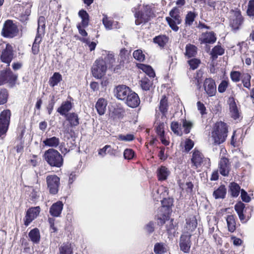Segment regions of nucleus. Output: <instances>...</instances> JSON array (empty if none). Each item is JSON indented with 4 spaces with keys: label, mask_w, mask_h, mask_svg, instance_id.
I'll return each instance as SVG.
<instances>
[{
    "label": "nucleus",
    "mask_w": 254,
    "mask_h": 254,
    "mask_svg": "<svg viewBox=\"0 0 254 254\" xmlns=\"http://www.w3.org/2000/svg\"><path fill=\"white\" fill-rule=\"evenodd\" d=\"M141 4L132 9L135 18V24L137 25L148 22L153 15L152 5L143 4L140 8Z\"/></svg>",
    "instance_id": "1"
},
{
    "label": "nucleus",
    "mask_w": 254,
    "mask_h": 254,
    "mask_svg": "<svg viewBox=\"0 0 254 254\" xmlns=\"http://www.w3.org/2000/svg\"><path fill=\"white\" fill-rule=\"evenodd\" d=\"M228 127L222 122H217L212 132V138L215 145L220 144L225 141L227 136Z\"/></svg>",
    "instance_id": "2"
},
{
    "label": "nucleus",
    "mask_w": 254,
    "mask_h": 254,
    "mask_svg": "<svg viewBox=\"0 0 254 254\" xmlns=\"http://www.w3.org/2000/svg\"><path fill=\"white\" fill-rule=\"evenodd\" d=\"M44 158L47 162L52 167H61L63 164V158L61 154L56 149H49L44 153Z\"/></svg>",
    "instance_id": "3"
},
{
    "label": "nucleus",
    "mask_w": 254,
    "mask_h": 254,
    "mask_svg": "<svg viewBox=\"0 0 254 254\" xmlns=\"http://www.w3.org/2000/svg\"><path fill=\"white\" fill-rule=\"evenodd\" d=\"M107 67L106 61H104L103 59H98L96 60L92 67L93 76L96 78H101L106 74Z\"/></svg>",
    "instance_id": "4"
},
{
    "label": "nucleus",
    "mask_w": 254,
    "mask_h": 254,
    "mask_svg": "<svg viewBox=\"0 0 254 254\" xmlns=\"http://www.w3.org/2000/svg\"><path fill=\"white\" fill-rule=\"evenodd\" d=\"M243 21L244 19L240 10H231L229 25L233 31L236 32L239 30Z\"/></svg>",
    "instance_id": "5"
},
{
    "label": "nucleus",
    "mask_w": 254,
    "mask_h": 254,
    "mask_svg": "<svg viewBox=\"0 0 254 254\" xmlns=\"http://www.w3.org/2000/svg\"><path fill=\"white\" fill-rule=\"evenodd\" d=\"M11 112L9 110H3L0 114V137L4 138L10 123Z\"/></svg>",
    "instance_id": "6"
},
{
    "label": "nucleus",
    "mask_w": 254,
    "mask_h": 254,
    "mask_svg": "<svg viewBox=\"0 0 254 254\" xmlns=\"http://www.w3.org/2000/svg\"><path fill=\"white\" fill-rule=\"evenodd\" d=\"M179 13V9L174 8L170 12L171 17H166V20L170 27L175 31H177L179 30V27L177 25L180 24L182 22Z\"/></svg>",
    "instance_id": "7"
},
{
    "label": "nucleus",
    "mask_w": 254,
    "mask_h": 254,
    "mask_svg": "<svg viewBox=\"0 0 254 254\" xmlns=\"http://www.w3.org/2000/svg\"><path fill=\"white\" fill-rule=\"evenodd\" d=\"M18 32V29L16 24L11 20H6L1 31V35L4 37L12 38L15 36Z\"/></svg>",
    "instance_id": "8"
},
{
    "label": "nucleus",
    "mask_w": 254,
    "mask_h": 254,
    "mask_svg": "<svg viewBox=\"0 0 254 254\" xmlns=\"http://www.w3.org/2000/svg\"><path fill=\"white\" fill-rule=\"evenodd\" d=\"M46 182L50 193L52 194H57L60 185V178L56 175H48L46 178Z\"/></svg>",
    "instance_id": "9"
},
{
    "label": "nucleus",
    "mask_w": 254,
    "mask_h": 254,
    "mask_svg": "<svg viewBox=\"0 0 254 254\" xmlns=\"http://www.w3.org/2000/svg\"><path fill=\"white\" fill-rule=\"evenodd\" d=\"M197 225V220L194 216H191L187 218L186 224L183 230V234L191 236L194 234V232L195 231Z\"/></svg>",
    "instance_id": "10"
},
{
    "label": "nucleus",
    "mask_w": 254,
    "mask_h": 254,
    "mask_svg": "<svg viewBox=\"0 0 254 254\" xmlns=\"http://www.w3.org/2000/svg\"><path fill=\"white\" fill-rule=\"evenodd\" d=\"M17 78V76L13 73L9 68L2 71L0 75V85L7 83L12 86L14 84Z\"/></svg>",
    "instance_id": "11"
},
{
    "label": "nucleus",
    "mask_w": 254,
    "mask_h": 254,
    "mask_svg": "<svg viewBox=\"0 0 254 254\" xmlns=\"http://www.w3.org/2000/svg\"><path fill=\"white\" fill-rule=\"evenodd\" d=\"M231 169V164L228 159L222 157L218 163V168L220 174L223 176H228Z\"/></svg>",
    "instance_id": "12"
},
{
    "label": "nucleus",
    "mask_w": 254,
    "mask_h": 254,
    "mask_svg": "<svg viewBox=\"0 0 254 254\" xmlns=\"http://www.w3.org/2000/svg\"><path fill=\"white\" fill-rule=\"evenodd\" d=\"M203 87L208 96L212 97L215 95L216 93V85L214 80L212 78H208L205 79Z\"/></svg>",
    "instance_id": "13"
},
{
    "label": "nucleus",
    "mask_w": 254,
    "mask_h": 254,
    "mask_svg": "<svg viewBox=\"0 0 254 254\" xmlns=\"http://www.w3.org/2000/svg\"><path fill=\"white\" fill-rule=\"evenodd\" d=\"M13 58V54L12 47L10 45L7 44L5 48L1 53L0 59L3 63L7 64V65L9 66Z\"/></svg>",
    "instance_id": "14"
},
{
    "label": "nucleus",
    "mask_w": 254,
    "mask_h": 254,
    "mask_svg": "<svg viewBox=\"0 0 254 254\" xmlns=\"http://www.w3.org/2000/svg\"><path fill=\"white\" fill-rule=\"evenodd\" d=\"M40 208L39 206L31 207L28 209L24 220L25 226H28L30 223L39 214Z\"/></svg>",
    "instance_id": "15"
},
{
    "label": "nucleus",
    "mask_w": 254,
    "mask_h": 254,
    "mask_svg": "<svg viewBox=\"0 0 254 254\" xmlns=\"http://www.w3.org/2000/svg\"><path fill=\"white\" fill-rule=\"evenodd\" d=\"M130 88L124 85H120L115 89V95L116 97L121 100H125L131 92Z\"/></svg>",
    "instance_id": "16"
},
{
    "label": "nucleus",
    "mask_w": 254,
    "mask_h": 254,
    "mask_svg": "<svg viewBox=\"0 0 254 254\" xmlns=\"http://www.w3.org/2000/svg\"><path fill=\"white\" fill-rule=\"evenodd\" d=\"M191 236L182 234L180 237V247L181 251L185 253H189L191 246Z\"/></svg>",
    "instance_id": "17"
},
{
    "label": "nucleus",
    "mask_w": 254,
    "mask_h": 254,
    "mask_svg": "<svg viewBox=\"0 0 254 254\" xmlns=\"http://www.w3.org/2000/svg\"><path fill=\"white\" fill-rule=\"evenodd\" d=\"M124 101L128 107L132 108L137 107L140 103L138 95L132 91Z\"/></svg>",
    "instance_id": "18"
},
{
    "label": "nucleus",
    "mask_w": 254,
    "mask_h": 254,
    "mask_svg": "<svg viewBox=\"0 0 254 254\" xmlns=\"http://www.w3.org/2000/svg\"><path fill=\"white\" fill-rule=\"evenodd\" d=\"M205 160L203 155L199 150L195 149L193 151L191 162L195 168L200 167Z\"/></svg>",
    "instance_id": "19"
},
{
    "label": "nucleus",
    "mask_w": 254,
    "mask_h": 254,
    "mask_svg": "<svg viewBox=\"0 0 254 254\" xmlns=\"http://www.w3.org/2000/svg\"><path fill=\"white\" fill-rule=\"evenodd\" d=\"M199 40L201 44H213L216 41V37L213 32H207L202 33Z\"/></svg>",
    "instance_id": "20"
},
{
    "label": "nucleus",
    "mask_w": 254,
    "mask_h": 254,
    "mask_svg": "<svg viewBox=\"0 0 254 254\" xmlns=\"http://www.w3.org/2000/svg\"><path fill=\"white\" fill-rule=\"evenodd\" d=\"M230 115L234 119L236 120L239 118L240 113L236 103L233 98H229L228 100Z\"/></svg>",
    "instance_id": "21"
},
{
    "label": "nucleus",
    "mask_w": 254,
    "mask_h": 254,
    "mask_svg": "<svg viewBox=\"0 0 254 254\" xmlns=\"http://www.w3.org/2000/svg\"><path fill=\"white\" fill-rule=\"evenodd\" d=\"M72 108V103L69 100H66L62 102L60 107L57 109V112L62 116H66L68 112Z\"/></svg>",
    "instance_id": "22"
},
{
    "label": "nucleus",
    "mask_w": 254,
    "mask_h": 254,
    "mask_svg": "<svg viewBox=\"0 0 254 254\" xmlns=\"http://www.w3.org/2000/svg\"><path fill=\"white\" fill-rule=\"evenodd\" d=\"M168 107L167 99L165 96H163L160 101L158 107L159 111L162 115L161 117L162 121H164L166 117Z\"/></svg>",
    "instance_id": "23"
},
{
    "label": "nucleus",
    "mask_w": 254,
    "mask_h": 254,
    "mask_svg": "<svg viewBox=\"0 0 254 254\" xmlns=\"http://www.w3.org/2000/svg\"><path fill=\"white\" fill-rule=\"evenodd\" d=\"M63 203L60 201L54 203L50 209L51 215L55 217L59 216L63 209Z\"/></svg>",
    "instance_id": "24"
},
{
    "label": "nucleus",
    "mask_w": 254,
    "mask_h": 254,
    "mask_svg": "<svg viewBox=\"0 0 254 254\" xmlns=\"http://www.w3.org/2000/svg\"><path fill=\"white\" fill-rule=\"evenodd\" d=\"M107 105V102L104 98H101L98 100L95 108L100 115H103L105 114Z\"/></svg>",
    "instance_id": "25"
},
{
    "label": "nucleus",
    "mask_w": 254,
    "mask_h": 254,
    "mask_svg": "<svg viewBox=\"0 0 254 254\" xmlns=\"http://www.w3.org/2000/svg\"><path fill=\"white\" fill-rule=\"evenodd\" d=\"M169 248L164 243H157L154 247V252L155 254H164L168 251Z\"/></svg>",
    "instance_id": "26"
},
{
    "label": "nucleus",
    "mask_w": 254,
    "mask_h": 254,
    "mask_svg": "<svg viewBox=\"0 0 254 254\" xmlns=\"http://www.w3.org/2000/svg\"><path fill=\"white\" fill-rule=\"evenodd\" d=\"M157 177L159 181H164L167 179L170 171L165 166H161L157 170Z\"/></svg>",
    "instance_id": "27"
},
{
    "label": "nucleus",
    "mask_w": 254,
    "mask_h": 254,
    "mask_svg": "<svg viewBox=\"0 0 254 254\" xmlns=\"http://www.w3.org/2000/svg\"><path fill=\"white\" fill-rule=\"evenodd\" d=\"M141 89L144 91H149L153 86V81L148 77L142 78L139 82Z\"/></svg>",
    "instance_id": "28"
},
{
    "label": "nucleus",
    "mask_w": 254,
    "mask_h": 254,
    "mask_svg": "<svg viewBox=\"0 0 254 254\" xmlns=\"http://www.w3.org/2000/svg\"><path fill=\"white\" fill-rule=\"evenodd\" d=\"M65 117L66 120L68 121L71 127H76L79 125V118L77 114L70 113L67 115Z\"/></svg>",
    "instance_id": "29"
},
{
    "label": "nucleus",
    "mask_w": 254,
    "mask_h": 254,
    "mask_svg": "<svg viewBox=\"0 0 254 254\" xmlns=\"http://www.w3.org/2000/svg\"><path fill=\"white\" fill-rule=\"evenodd\" d=\"M197 47L190 44H187L186 46L185 56L188 58L195 57L197 53Z\"/></svg>",
    "instance_id": "30"
},
{
    "label": "nucleus",
    "mask_w": 254,
    "mask_h": 254,
    "mask_svg": "<svg viewBox=\"0 0 254 254\" xmlns=\"http://www.w3.org/2000/svg\"><path fill=\"white\" fill-rule=\"evenodd\" d=\"M226 192L227 190L225 186H221L213 191V196L215 199H223L225 197Z\"/></svg>",
    "instance_id": "31"
},
{
    "label": "nucleus",
    "mask_w": 254,
    "mask_h": 254,
    "mask_svg": "<svg viewBox=\"0 0 254 254\" xmlns=\"http://www.w3.org/2000/svg\"><path fill=\"white\" fill-rule=\"evenodd\" d=\"M45 146L51 147H57L60 143V139L56 136L48 138L43 141Z\"/></svg>",
    "instance_id": "32"
},
{
    "label": "nucleus",
    "mask_w": 254,
    "mask_h": 254,
    "mask_svg": "<svg viewBox=\"0 0 254 254\" xmlns=\"http://www.w3.org/2000/svg\"><path fill=\"white\" fill-rule=\"evenodd\" d=\"M79 16L82 19V21L79 24L82 25L83 28L86 27L89 23V15L84 10H81L78 12Z\"/></svg>",
    "instance_id": "33"
},
{
    "label": "nucleus",
    "mask_w": 254,
    "mask_h": 254,
    "mask_svg": "<svg viewBox=\"0 0 254 254\" xmlns=\"http://www.w3.org/2000/svg\"><path fill=\"white\" fill-rule=\"evenodd\" d=\"M42 40V37L38 33L35 37L34 42L32 47V52L34 55H37L39 52L40 44Z\"/></svg>",
    "instance_id": "34"
},
{
    "label": "nucleus",
    "mask_w": 254,
    "mask_h": 254,
    "mask_svg": "<svg viewBox=\"0 0 254 254\" xmlns=\"http://www.w3.org/2000/svg\"><path fill=\"white\" fill-rule=\"evenodd\" d=\"M226 221L229 231L233 232L236 230V222L234 216L232 215L227 216Z\"/></svg>",
    "instance_id": "35"
},
{
    "label": "nucleus",
    "mask_w": 254,
    "mask_h": 254,
    "mask_svg": "<svg viewBox=\"0 0 254 254\" xmlns=\"http://www.w3.org/2000/svg\"><path fill=\"white\" fill-rule=\"evenodd\" d=\"M62 80V77L59 72H55L53 76L50 77L49 84L52 87H54L58 84Z\"/></svg>",
    "instance_id": "36"
},
{
    "label": "nucleus",
    "mask_w": 254,
    "mask_h": 254,
    "mask_svg": "<svg viewBox=\"0 0 254 254\" xmlns=\"http://www.w3.org/2000/svg\"><path fill=\"white\" fill-rule=\"evenodd\" d=\"M29 237L33 242L38 243L40 239V235L39 230L37 228L31 230L29 233Z\"/></svg>",
    "instance_id": "37"
},
{
    "label": "nucleus",
    "mask_w": 254,
    "mask_h": 254,
    "mask_svg": "<svg viewBox=\"0 0 254 254\" xmlns=\"http://www.w3.org/2000/svg\"><path fill=\"white\" fill-rule=\"evenodd\" d=\"M138 67L139 69H141L143 71L145 72L150 77H154L155 75L153 69L149 65L144 64H139Z\"/></svg>",
    "instance_id": "38"
},
{
    "label": "nucleus",
    "mask_w": 254,
    "mask_h": 254,
    "mask_svg": "<svg viewBox=\"0 0 254 254\" xmlns=\"http://www.w3.org/2000/svg\"><path fill=\"white\" fill-rule=\"evenodd\" d=\"M224 53V50L220 46H216L212 49L211 55L213 59H216L218 56L222 55Z\"/></svg>",
    "instance_id": "39"
},
{
    "label": "nucleus",
    "mask_w": 254,
    "mask_h": 254,
    "mask_svg": "<svg viewBox=\"0 0 254 254\" xmlns=\"http://www.w3.org/2000/svg\"><path fill=\"white\" fill-rule=\"evenodd\" d=\"M155 43L158 44L160 47H163L168 41V38L165 35H160L153 39Z\"/></svg>",
    "instance_id": "40"
},
{
    "label": "nucleus",
    "mask_w": 254,
    "mask_h": 254,
    "mask_svg": "<svg viewBox=\"0 0 254 254\" xmlns=\"http://www.w3.org/2000/svg\"><path fill=\"white\" fill-rule=\"evenodd\" d=\"M72 253L70 244L64 243L59 248V254H72Z\"/></svg>",
    "instance_id": "41"
},
{
    "label": "nucleus",
    "mask_w": 254,
    "mask_h": 254,
    "mask_svg": "<svg viewBox=\"0 0 254 254\" xmlns=\"http://www.w3.org/2000/svg\"><path fill=\"white\" fill-rule=\"evenodd\" d=\"M193 124L192 122L183 120L182 121V126L184 128V132L186 134H188L190 132L191 129L193 127Z\"/></svg>",
    "instance_id": "42"
},
{
    "label": "nucleus",
    "mask_w": 254,
    "mask_h": 254,
    "mask_svg": "<svg viewBox=\"0 0 254 254\" xmlns=\"http://www.w3.org/2000/svg\"><path fill=\"white\" fill-rule=\"evenodd\" d=\"M196 16V14L193 12H189L185 18V24L186 26H190L193 22Z\"/></svg>",
    "instance_id": "43"
},
{
    "label": "nucleus",
    "mask_w": 254,
    "mask_h": 254,
    "mask_svg": "<svg viewBox=\"0 0 254 254\" xmlns=\"http://www.w3.org/2000/svg\"><path fill=\"white\" fill-rule=\"evenodd\" d=\"M231 195L234 197H237L239 195L240 191V186L235 183H232L230 186Z\"/></svg>",
    "instance_id": "44"
},
{
    "label": "nucleus",
    "mask_w": 254,
    "mask_h": 254,
    "mask_svg": "<svg viewBox=\"0 0 254 254\" xmlns=\"http://www.w3.org/2000/svg\"><path fill=\"white\" fill-rule=\"evenodd\" d=\"M242 80L245 87L250 89L251 86V75L248 73H244L242 77Z\"/></svg>",
    "instance_id": "45"
},
{
    "label": "nucleus",
    "mask_w": 254,
    "mask_h": 254,
    "mask_svg": "<svg viewBox=\"0 0 254 254\" xmlns=\"http://www.w3.org/2000/svg\"><path fill=\"white\" fill-rule=\"evenodd\" d=\"M103 18L102 19V22L105 28L107 30H111L113 27V21L106 14H103Z\"/></svg>",
    "instance_id": "46"
},
{
    "label": "nucleus",
    "mask_w": 254,
    "mask_h": 254,
    "mask_svg": "<svg viewBox=\"0 0 254 254\" xmlns=\"http://www.w3.org/2000/svg\"><path fill=\"white\" fill-rule=\"evenodd\" d=\"M171 128L172 130L178 135H182L183 133L180 130V125L177 122H173L171 123Z\"/></svg>",
    "instance_id": "47"
},
{
    "label": "nucleus",
    "mask_w": 254,
    "mask_h": 254,
    "mask_svg": "<svg viewBox=\"0 0 254 254\" xmlns=\"http://www.w3.org/2000/svg\"><path fill=\"white\" fill-rule=\"evenodd\" d=\"M28 191L30 193L29 195L32 200H35L39 196V190L37 188L33 187H29Z\"/></svg>",
    "instance_id": "48"
},
{
    "label": "nucleus",
    "mask_w": 254,
    "mask_h": 254,
    "mask_svg": "<svg viewBox=\"0 0 254 254\" xmlns=\"http://www.w3.org/2000/svg\"><path fill=\"white\" fill-rule=\"evenodd\" d=\"M133 56L135 59L139 62H143L145 60V55L143 54L141 50L134 51Z\"/></svg>",
    "instance_id": "49"
},
{
    "label": "nucleus",
    "mask_w": 254,
    "mask_h": 254,
    "mask_svg": "<svg viewBox=\"0 0 254 254\" xmlns=\"http://www.w3.org/2000/svg\"><path fill=\"white\" fill-rule=\"evenodd\" d=\"M8 93L6 89H0V105L5 104L7 100Z\"/></svg>",
    "instance_id": "50"
},
{
    "label": "nucleus",
    "mask_w": 254,
    "mask_h": 254,
    "mask_svg": "<svg viewBox=\"0 0 254 254\" xmlns=\"http://www.w3.org/2000/svg\"><path fill=\"white\" fill-rule=\"evenodd\" d=\"M188 63L190 66V68L194 70L197 68L200 64V61L197 59H192L188 61Z\"/></svg>",
    "instance_id": "51"
},
{
    "label": "nucleus",
    "mask_w": 254,
    "mask_h": 254,
    "mask_svg": "<svg viewBox=\"0 0 254 254\" xmlns=\"http://www.w3.org/2000/svg\"><path fill=\"white\" fill-rule=\"evenodd\" d=\"M247 13L250 17L254 16V0H250L249 1Z\"/></svg>",
    "instance_id": "52"
},
{
    "label": "nucleus",
    "mask_w": 254,
    "mask_h": 254,
    "mask_svg": "<svg viewBox=\"0 0 254 254\" xmlns=\"http://www.w3.org/2000/svg\"><path fill=\"white\" fill-rule=\"evenodd\" d=\"M157 127L156 128V132L158 134L159 136H162L164 135V123L163 122H158L156 123Z\"/></svg>",
    "instance_id": "53"
},
{
    "label": "nucleus",
    "mask_w": 254,
    "mask_h": 254,
    "mask_svg": "<svg viewBox=\"0 0 254 254\" xmlns=\"http://www.w3.org/2000/svg\"><path fill=\"white\" fill-rule=\"evenodd\" d=\"M118 138L122 141H130L134 139V136L131 134H127V135L120 134L118 135Z\"/></svg>",
    "instance_id": "54"
},
{
    "label": "nucleus",
    "mask_w": 254,
    "mask_h": 254,
    "mask_svg": "<svg viewBox=\"0 0 254 254\" xmlns=\"http://www.w3.org/2000/svg\"><path fill=\"white\" fill-rule=\"evenodd\" d=\"M104 61H106V64H107L109 66H112L115 63L114 56L112 54H108L105 58Z\"/></svg>",
    "instance_id": "55"
},
{
    "label": "nucleus",
    "mask_w": 254,
    "mask_h": 254,
    "mask_svg": "<svg viewBox=\"0 0 254 254\" xmlns=\"http://www.w3.org/2000/svg\"><path fill=\"white\" fill-rule=\"evenodd\" d=\"M230 76H231V79L234 82H237L239 81L240 80L241 73L239 71H232V72H231V73L230 74Z\"/></svg>",
    "instance_id": "56"
},
{
    "label": "nucleus",
    "mask_w": 254,
    "mask_h": 254,
    "mask_svg": "<svg viewBox=\"0 0 254 254\" xmlns=\"http://www.w3.org/2000/svg\"><path fill=\"white\" fill-rule=\"evenodd\" d=\"M134 156V152L130 149H126L124 152V156L125 159H131Z\"/></svg>",
    "instance_id": "57"
},
{
    "label": "nucleus",
    "mask_w": 254,
    "mask_h": 254,
    "mask_svg": "<svg viewBox=\"0 0 254 254\" xmlns=\"http://www.w3.org/2000/svg\"><path fill=\"white\" fill-rule=\"evenodd\" d=\"M228 87V82L225 80H223L219 85L218 90L220 93H223L225 91Z\"/></svg>",
    "instance_id": "58"
},
{
    "label": "nucleus",
    "mask_w": 254,
    "mask_h": 254,
    "mask_svg": "<svg viewBox=\"0 0 254 254\" xmlns=\"http://www.w3.org/2000/svg\"><path fill=\"white\" fill-rule=\"evenodd\" d=\"M194 146V143L190 139H187L185 141V148L187 151H189Z\"/></svg>",
    "instance_id": "59"
},
{
    "label": "nucleus",
    "mask_w": 254,
    "mask_h": 254,
    "mask_svg": "<svg viewBox=\"0 0 254 254\" xmlns=\"http://www.w3.org/2000/svg\"><path fill=\"white\" fill-rule=\"evenodd\" d=\"M241 196L243 201L249 202L251 200L250 197L248 195L247 192L244 190H241Z\"/></svg>",
    "instance_id": "60"
},
{
    "label": "nucleus",
    "mask_w": 254,
    "mask_h": 254,
    "mask_svg": "<svg viewBox=\"0 0 254 254\" xmlns=\"http://www.w3.org/2000/svg\"><path fill=\"white\" fill-rule=\"evenodd\" d=\"M244 208V204L241 202L237 203L235 206V209L237 213L243 212Z\"/></svg>",
    "instance_id": "61"
},
{
    "label": "nucleus",
    "mask_w": 254,
    "mask_h": 254,
    "mask_svg": "<svg viewBox=\"0 0 254 254\" xmlns=\"http://www.w3.org/2000/svg\"><path fill=\"white\" fill-rule=\"evenodd\" d=\"M145 230L149 233H152L154 230V223L153 222H149L146 225Z\"/></svg>",
    "instance_id": "62"
},
{
    "label": "nucleus",
    "mask_w": 254,
    "mask_h": 254,
    "mask_svg": "<svg viewBox=\"0 0 254 254\" xmlns=\"http://www.w3.org/2000/svg\"><path fill=\"white\" fill-rule=\"evenodd\" d=\"M203 71L201 69H200L199 70H198L196 72V74L195 78V79L197 80V82L198 85H199L200 84V82L201 81V78L203 76Z\"/></svg>",
    "instance_id": "63"
},
{
    "label": "nucleus",
    "mask_w": 254,
    "mask_h": 254,
    "mask_svg": "<svg viewBox=\"0 0 254 254\" xmlns=\"http://www.w3.org/2000/svg\"><path fill=\"white\" fill-rule=\"evenodd\" d=\"M197 109L199 111H200L201 114L202 115L205 113V107L203 104L201 103L200 102H197Z\"/></svg>",
    "instance_id": "64"
}]
</instances>
